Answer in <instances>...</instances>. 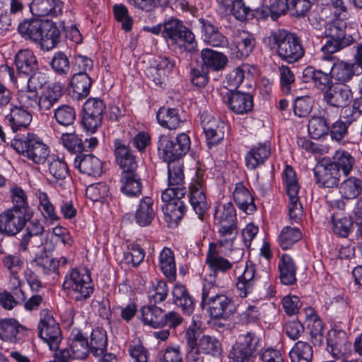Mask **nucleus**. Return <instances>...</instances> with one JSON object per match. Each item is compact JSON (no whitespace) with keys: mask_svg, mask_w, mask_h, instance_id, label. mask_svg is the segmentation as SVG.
Instances as JSON below:
<instances>
[{"mask_svg":"<svg viewBox=\"0 0 362 362\" xmlns=\"http://www.w3.org/2000/svg\"><path fill=\"white\" fill-rule=\"evenodd\" d=\"M199 22L202 25V32L204 41L213 47H226L228 42L227 38L218 30L211 21L199 18Z\"/></svg>","mask_w":362,"mask_h":362,"instance_id":"30","label":"nucleus"},{"mask_svg":"<svg viewBox=\"0 0 362 362\" xmlns=\"http://www.w3.org/2000/svg\"><path fill=\"white\" fill-rule=\"evenodd\" d=\"M163 35L173 43L179 44L188 52H193L197 49V45L194 33L177 19H170L164 23Z\"/></svg>","mask_w":362,"mask_h":362,"instance_id":"7","label":"nucleus"},{"mask_svg":"<svg viewBox=\"0 0 362 362\" xmlns=\"http://www.w3.org/2000/svg\"><path fill=\"white\" fill-rule=\"evenodd\" d=\"M190 144L189 136L185 133L179 134L175 139L168 135H161L158 142V150L165 162H177L189 151Z\"/></svg>","mask_w":362,"mask_h":362,"instance_id":"5","label":"nucleus"},{"mask_svg":"<svg viewBox=\"0 0 362 362\" xmlns=\"http://www.w3.org/2000/svg\"><path fill=\"white\" fill-rule=\"evenodd\" d=\"M201 59L204 68L214 71L223 69L228 62L227 57L223 53L208 48L202 50Z\"/></svg>","mask_w":362,"mask_h":362,"instance_id":"38","label":"nucleus"},{"mask_svg":"<svg viewBox=\"0 0 362 362\" xmlns=\"http://www.w3.org/2000/svg\"><path fill=\"white\" fill-rule=\"evenodd\" d=\"M314 173L316 182L320 187L329 188L338 186L341 175L330 163L317 166L315 169Z\"/></svg>","mask_w":362,"mask_h":362,"instance_id":"26","label":"nucleus"},{"mask_svg":"<svg viewBox=\"0 0 362 362\" xmlns=\"http://www.w3.org/2000/svg\"><path fill=\"white\" fill-rule=\"evenodd\" d=\"M269 40L276 45L278 56L289 64L298 62L305 54L300 39L285 30L272 33Z\"/></svg>","mask_w":362,"mask_h":362,"instance_id":"2","label":"nucleus"},{"mask_svg":"<svg viewBox=\"0 0 362 362\" xmlns=\"http://www.w3.org/2000/svg\"><path fill=\"white\" fill-rule=\"evenodd\" d=\"M173 303L182 309L183 313L190 315L194 312L195 303L187 288L181 284H176L173 288Z\"/></svg>","mask_w":362,"mask_h":362,"instance_id":"31","label":"nucleus"},{"mask_svg":"<svg viewBox=\"0 0 362 362\" xmlns=\"http://www.w3.org/2000/svg\"><path fill=\"white\" fill-rule=\"evenodd\" d=\"M306 317L307 329L309 330L312 343L314 346H320L324 340V325L320 317L314 313L313 309L308 310Z\"/></svg>","mask_w":362,"mask_h":362,"instance_id":"40","label":"nucleus"},{"mask_svg":"<svg viewBox=\"0 0 362 362\" xmlns=\"http://www.w3.org/2000/svg\"><path fill=\"white\" fill-rule=\"evenodd\" d=\"M155 215L153 199L150 197H144L140 201L135 213L136 222L140 226H148L151 223Z\"/></svg>","mask_w":362,"mask_h":362,"instance_id":"42","label":"nucleus"},{"mask_svg":"<svg viewBox=\"0 0 362 362\" xmlns=\"http://www.w3.org/2000/svg\"><path fill=\"white\" fill-rule=\"evenodd\" d=\"M62 95V86L60 83L49 84L42 89L39 95L38 110L42 112L50 110Z\"/></svg>","mask_w":362,"mask_h":362,"instance_id":"22","label":"nucleus"},{"mask_svg":"<svg viewBox=\"0 0 362 362\" xmlns=\"http://www.w3.org/2000/svg\"><path fill=\"white\" fill-rule=\"evenodd\" d=\"M233 199L238 208L246 214H250L256 210L253 197L242 182L235 185Z\"/></svg>","mask_w":362,"mask_h":362,"instance_id":"36","label":"nucleus"},{"mask_svg":"<svg viewBox=\"0 0 362 362\" xmlns=\"http://www.w3.org/2000/svg\"><path fill=\"white\" fill-rule=\"evenodd\" d=\"M89 346L90 353L95 356H101L106 352L107 337L106 332L100 328L93 329L90 335Z\"/></svg>","mask_w":362,"mask_h":362,"instance_id":"52","label":"nucleus"},{"mask_svg":"<svg viewBox=\"0 0 362 362\" xmlns=\"http://www.w3.org/2000/svg\"><path fill=\"white\" fill-rule=\"evenodd\" d=\"M271 154L270 146L260 143L253 146L245 155V164L248 169L255 170L264 163Z\"/></svg>","mask_w":362,"mask_h":362,"instance_id":"27","label":"nucleus"},{"mask_svg":"<svg viewBox=\"0 0 362 362\" xmlns=\"http://www.w3.org/2000/svg\"><path fill=\"white\" fill-rule=\"evenodd\" d=\"M92 80L87 73H77L73 75L69 92L76 100L87 97L90 93Z\"/></svg>","mask_w":362,"mask_h":362,"instance_id":"32","label":"nucleus"},{"mask_svg":"<svg viewBox=\"0 0 362 362\" xmlns=\"http://www.w3.org/2000/svg\"><path fill=\"white\" fill-rule=\"evenodd\" d=\"M327 351L334 358H340L346 351L347 337L344 332L334 333L327 340Z\"/></svg>","mask_w":362,"mask_h":362,"instance_id":"54","label":"nucleus"},{"mask_svg":"<svg viewBox=\"0 0 362 362\" xmlns=\"http://www.w3.org/2000/svg\"><path fill=\"white\" fill-rule=\"evenodd\" d=\"M27 329L14 318L0 320V339L10 343H18L27 334Z\"/></svg>","mask_w":362,"mask_h":362,"instance_id":"17","label":"nucleus"},{"mask_svg":"<svg viewBox=\"0 0 362 362\" xmlns=\"http://www.w3.org/2000/svg\"><path fill=\"white\" fill-rule=\"evenodd\" d=\"M204 180L197 175L189 187V202L199 218L206 212L209 205L206 201Z\"/></svg>","mask_w":362,"mask_h":362,"instance_id":"18","label":"nucleus"},{"mask_svg":"<svg viewBox=\"0 0 362 362\" xmlns=\"http://www.w3.org/2000/svg\"><path fill=\"white\" fill-rule=\"evenodd\" d=\"M30 219L24 215L6 209L0 214V234L14 236L24 228Z\"/></svg>","mask_w":362,"mask_h":362,"instance_id":"14","label":"nucleus"},{"mask_svg":"<svg viewBox=\"0 0 362 362\" xmlns=\"http://www.w3.org/2000/svg\"><path fill=\"white\" fill-rule=\"evenodd\" d=\"M32 121V115L28 110L18 106L11 108L10 113L5 116L4 122L13 132L26 128Z\"/></svg>","mask_w":362,"mask_h":362,"instance_id":"25","label":"nucleus"},{"mask_svg":"<svg viewBox=\"0 0 362 362\" xmlns=\"http://www.w3.org/2000/svg\"><path fill=\"white\" fill-rule=\"evenodd\" d=\"M70 341L71 343L68 349L70 351L71 360L74 358H86L88 353L90 352L87 338L81 332L77 331L76 333H71Z\"/></svg>","mask_w":362,"mask_h":362,"instance_id":"39","label":"nucleus"},{"mask_svg":"<svg viewBox=\"0 0 362 362\" xmlns=\"http://www.w3.org/2000/svg\"><path fill=\"white\" fill-rule=\"evenodd\" d=\"M313 356L312 346L303 341H297L289 352L291 362H311Z\"/></svg>","mask_w":362,"mask_h":362,"instance_id":"53","label":"nucleus"},{"mask_svg":"<svg viewBox=\"0 0 362 362\" xmlns=\"http://www.w3.org/2000/svg\"><path fill=\"white\" fill-rule=\"evenodd\" d=\"M63 3L60 0H33L30 10L36 16L56 17L62 12Z\"/></svg>","mask_w":362,"mask_h":362,"instance_id":"24","label":"nucleus"},{"mask_svg":"<svg viewBox=\"0 0 362 362\" xmlns=\"http://www.w3.org/2000/svg\"><path fill=\"white\" fill-rule=\"evenodd\" d=\"M39 337L46 342L51 350H57L62 341V331L52 315H47L38 325Z\"/></svg>","mask_w":362,"mask_h":362,"instance_id":"11","label":"nucleus"},{"mask_svg":"<svg viewBox=\"0 0 362 362\" xmlns=\"http://www.w3.org/2000/svg\"><path fill=\"white\" fill-rule=\"evenodd\" d=\"M158 262L160 268L165 277L170 281H175L177 269L173 250L168 247H164L160 252Z\"/></svg>","mask_w":362,"mask_h":362,"instance_id":"47","label":"nucleus"},{"mask_svg":"<svg viewBox=\"0 0 362 362\" xmlns=\"http://www.w3.org/2000/svg\"><path fill=\"white\" fill-rule=\"evenodd\" d=\"M168 163V188L161 194V199L165 200H169L171 196L185 195L187 193L182 165L179 161Z\"/></svg>","mask_w":362,"mask_h":362,"instance_id":"10","label":"nucleus"},{"mask_svg":"<svg viewBox=\"0 0 362 362\" xmlns=\"http://www.w3.org/2000/svg\"><path fill=\"white\" fill-rule=\"evenodd\" d=\"M301 237L302 233L298 228L286 226L282 229L279 236V244L283 250H287L298 242Z\"/></svg>","mask_w":362,"mask_h":362,"instance_id":"59","label":"nucleus"},{"mask_svg":"<svg viewBox=\"0 0 362 362\" xmlns=\"http://www.w3.org/2000/svg\"><path fill=\"white\" fill-rule=\"evenodd\" d=\"M201 334L202 331L199 324L195 320H192L185 333L186 355L197 353L198 340L199 341Z\"/></svg>","mask_w":362,"mask_h":362,"instance_id":"51","label":"nucleus"},{"mask_svg":"<svg viewBox=\"0 0 362 362\" xmlns=\"http://www.w3.org/2000/svg\"><path fill=\"white\" fill-rule=\"evenodd\" d=\"M332 77L329 74L320 70H316L312 66L306 67L302 75L304 83H313L315 87L320 90H327L332 84Z\"/></svg>","mask_w":362,"mask_h":362,"instance_id":"37","label":"nucleus"},{"mask_svg":"<svg viewBox=\"0 0 362 362\" xmlns=\"http://www.w3.org/2000/svg\"><path fill=\"white\" fill-rule=\"evenodd\" d=\"M346 23L341 20H337L330 23L325 30V35L327 38H332L338 40H343L344 39L349 40V37H353L351 35H346Z\"/></svg>","mask_w":362,"mask_h":362,"instance_id":"62","label":"nucleus"},{"mask_svg":"<svg viewBox=\"0 0 362 362\" xmlns=\"http://www.w3.org/2000/svg\"><path fill=\"white\" fill-rule=\"evenodd\" d=\"M362 190L361 180L351 177L345 180L339 187V192L344 199H354L358 197Z\"/></svg>","mask_w":362,"mask_h":362,"instance_id":"57","label":"nucleus"},{"mask_svg":"<svg viewBox=\"0 0 362 362\" xmlns=\"http://www.w3.org/2000/svg\"><path fill=\"white\" fill-rule=\"evenodd\" d=\"M24 228H25V233L20 240L19 248L21 250L26 251L31 238L42 235L45 228L40 220L37 218L32 219V218L27 221Z\"/></svg>","mask_w":362,"mask_h":362,"instance_id":"50","label":"nucleus"},{"mask_svg":"<svg viewBox=\"0 0 362 362\" xmlns=\"http://www.w3.org/2000/svg\"><path fill=\"white\" fill-rule=\"evenodd\" d=\"M19 293H11L4 291L0 293V303L6 310H11L18 304L25 301L26 296L24 291Z\"/></svg>","mask_w":362,"mask_h":362,"instance_id":"64","label":"nucleus"},{"mask_svg":"<svg viewBox=\"0 0 362 362\" xmlns=\"http://www.w3.org/2000/svg\"><path fill=\"white\" fill-rule=\"evenodd\" d=\"M349 38V40L344 39L342 41L327 38V40L321 48V51L323 53L321 59L325 61H332L335 59V57L332 56L334 53L343 49L354 42L355 40L354 37Z\"/></svg>","mask_w":362,"mask_h":362,"instance_id":"49","label":"nucleus"},{"mask_svg":"<svg viewBox=\"0 0 362 362\" xmlns=\"http://www.w3.org/2000/svg\"><path fill=\"white\" fill-rule=\"evenodd\" d=\"M226 98L230 110L236 114H246L253 109V97L250 93L231 91L226 94Z\"/></svg>","mask_w":362,"mask_h":362,"instance_id":"21","label":"nucleus"},{"mask_svg":"<svg viewBox=\"0 0 362 362\" xmlns=\"http://www.w3.org/2000/svg\"><path fill=\"white\" fill-rule=\"evenodd\" d=\"M63 288L71 291L77 301L86 300L94 291L88 271L77 269H73L66 275Z\"/></svg>","mask_w":362,"mask_h":362,"instance_id":"6","label":"nucleus"},{"mask_svg":"<svg viewBox=\"0 0 362 362\" xmlns=\"http://www.w3.org/2000/svg\"><path fill=\"white\" fill-rule=\"evenodd\" d=\"M330 163L336 170H339V173L341 170L344 175L347 176L354 168L355 158L350 153L338 150L335 152Z\"/></svg>","mask_w":362,"mask_h":362,"instance_id":"48","label":"nucleus"},{"mask_svg":"<svg viewBox=\"0 0 362 362\" xmlns=\"http://www.w3.org/2000/svg\"><path fill=\"white\" fill-rule=\"evenodd\" d=\"M338 115L337 110L333 111L332 108H326L324 117H313L308 124V130L310 136L314 139H318L327 134L329 129V122Z\"/></svg>","mask_w":362,"mask_h":362,"instance_id":"20","label":"nucleus"},{"mask_svg":"<svg viewBox=\"0 0 362 362\" xmlns=\"http://www.w3.org/2000/svg\"><path fill=\"white\" fill-rule=\"evenodd\" d=\"M104 102L98 98H89L83 105L82 125L90 133H95L102 125L105 110Z\"/></svg>","mask_w":362,"mask_h":362,"instance_id":"9","label":"nucleus"},{"mask_svg":"<svg viewBox=\"0 0 362 362\" xmlns=\"http://www.w3.org/2000/svg\"><path fill=\"white\" fill-rule=\"evenodd\" d=\"M214 218L218 223L237 222L236 211L232 203L218 204L215 209Z\"/></svg>","mask_w":362,"mask_h":362,"instance_id":"58","label":"nucleus"},{"mask_svg":"<svg viewBox=\"0 0 362 362\" xmlns=\"http://www.w3.org/2000/svg\"><path fill=\"white\" fill-rule=\"evenodd\" d=\"M255 272V265L247 264L243 273L238 278L236 288L241 298L247 297L253 291L256 282Z\"/></svg>","mask_w":362,"mask_h":362,"instance_id":"33","label":"nucleus"},{"mask_svg":"<svg viewBox=\"0 0 362 362\" xmlns=\"http://www.w3.org/2000/svg\"><path fill=\"white\" fill-rule=\"evenodd\" d=\"M11 146L37 164L44 163L49 154L47 145L33 134L17 136L11 141Z\"/></svg>","mask_w":362,"mask_h":362,"instance_id":"3","label":"nucleus"},{"mask_svg":"<svg viewBox=\"0 0 362 362\" xmlns=\"http://www.w3.org/2000/svg\"><path fill=\"white\" fill-rule=\"evenodd\" d=\"M185 196H171L169 200L162 199L165 203L162 211L170 227H176L187 211V206L182 200Z\"/></svg>","mask_w":362,"mask_h":362,"instance_id":"15","label":"nucleus"},{"mask_svg":"<svg viewBox=\"0 0 362 362\" xmlns=\"http://www.w3.org/2000/svg\"><path fill=\"white\" fill-rule=\"evenodd\" d=\"M206 263L211 272L216 275L218 272H226L232 268V263L219 255L217 244L211 243L206 257Z\"/></svg>","mask_w":362,"mask_h":362,"instance_id":"28","label":"nucleus"},{"mask_svg":"<svg viewBox=\"0 0 362 362\" xmlns=\"http://www.w3.org/2000/svg\"><path fill=\"white\" fill-rule=\"evenodd\" d=\"M38 41L41 48L46 50L53 49L60 40L61 32L55 23L50 21H45L42 30V37Z\"/></svg>","mask_w":362,"mask_h":362,"instance_id":"34","label":"nucleus"},{"mask_svg":"<svg viewBox=\"0 0 362 362\" xmlns=\"http://www.w3.org/2000/svg\"><path fill=\"white\" fill-rule=\"evenodd\" d=\"M37 197L39 200V207L42 211L43 216L50 220L52 222L57 221L59 219L57 216L54 205L50 202L48 195L44 192H38Z\"/></svg>","mask_w":362,"mask_h":362,"instance_id":"61","label":"nucleus"},{"mask_svg":"<svg viewBox=\"0 0 362 362\" xmlns=\"http://www.w3.org/2000/svg\"><path fill=\"white\" fill-rule=\"evenodd\" d=\"M358 70L359 69L353 62L337 59L332 66L330 75L337 84L346 86L354 76L361 74Z\"/></svg>","mask_w":362,"mask_h":362,"instance_id":"19","label":"nucleus"},{"mask_svg":"<svg viewBox=\"0 0 362 362\" xmlns=\"http://www.w3.org/2000/svg\"><path fill=\"white\" fill-rule=\"evenodd\" d=\"M221 352V345L214 337L209 335L202 336L199 341L197 346V355L200 356L201 353L211 355H218Z\"/></svg>","mask_w":362,"mask_h":362,"instance_id":"60","label":"nucleus"},{"mask_svg":"<svg viewBox=\"0 0 362 362\" xmlns=\"http://www.w3.org/2000/svg\"><path fill=\"white\" fill-rule=\"evenodd\" d=\"M76 117L75 109L68 105H60L54 110V118L59 125L63 127H72Z\"/></svg>","mask_w":362,"mask_h":362,"instance_id":"56","label":"nucleus"},{"mask_svg":"<svg viewBox=\"0 0 362 362\" xmlns=\"http://www.w3.org/2000/svg\"><path fill=\"white\" fill-rule=\"evenodd\" d=\"M74 166L82 173L98 177L103 173V163L92 154H79L74 159Z\"/></svg>","mask_w":362,"mask_h":362,"instance_id":"23","label":"nucleus"},{"mask_svg":"<svg viewBox=\"0 0 362 362\" xmlns=\"http://www.w3.org/2000/svg\"><path fill=\"white\" fill-rule=\"evenodd\" d=\"M284 174L286 192L288 197V211L289 218L294 222H298L303 216V206L298 197L300 186L296 173L291 165L286 166Z\"/></svg>","mask_w":362,"mask_h":362,"instance_id":"8","label":"nucleus"},{"mask_svg":"<svg viewBox=\"0 0 362 362\" xmlns=\"http://www.w3.org/2000/svg\"><path fill=\"white\" fill-rule=\"evenodd\" d=\"M232 42L237 51V57H246L253 50L255 39L251 33L238 30L233 35Z\"/></svg>","mask_w":362,"mask_h":362,"instance_id":"29","label":"nucleus"},{"mask_svg":"<svg viewBox=\"0 0 362 362\" xmlns=\"http://www.w3.org/2000/svg\"><path fill=\"white\" fill-rule=\"evenodd\" d=\"M261 349L259 338L255 333L248 332L238 336L229 357L235 362H256Z\"/></svg>","mask_w":362,"mask_h":362,"instance_id":"4","label":"nucleus"},{"mask_svg":"<svg viewBox=\"0 0 362 362\" xmlns=\"http://www.w3.org/2000/svg\"><path fill=\"white\" fill-rule=\"evenodd\" d=\"M11 200L13 206L9 210L24 215L28 218H32L33 211L28 205L27 195L21 187H16L11 189Z\"/></svg>","mask_w":362,"mask_h":362,"instance_id":"45","label":"nucleus"},{"mask_svg":"<svg viewBox=\"0 0 362 362\" xmlns=\"http://www.w3.org/2000/svg\"><path fill=\"white\" fill-rule=\"evenodd\" d=\"M201 306L207 307L212 318L228 319L236 310L234 302L227 296L220 293L219 287L212 282L203 285Z\"/></svg>","mask_w":362,"mask_h":362,"instance_id":"1","label":"nucleus"},{"mask_svg":"<svg viewBox=\"0 0 362 362\" xmlns=\"http://www.w3.org/2000/svg\"><path fill=\"white\" fill-rule=\"evenodd\" d=\"M158 122L169 129H176L183 122L179 110L176 108L160 107L156 115Z\"/></svg>","mask_w":362,"mask_h":362,"instance_id":"43","label":"nucleus"},{"mask_svg":"<svg viewBox=\"0 0 362 362\" xmlns=\"http://www.w3.org/2000/svg\"><path fill=\"white\" fill-rule=\"evenodd\" d=\"M33 83H31L33 84ZM17 100L20 107L28 110L31 112L33 110L38 109L39 95L35 88L30 87V83L27 82L25 89L18 90Z\"/></svg>","mask_w":362,"mask_h":362,"instance_id":"46","label":"nucleus"},{"mask_svg":"<svg viewBox=\"0 0 362 362\" xmlns=\"http://www.w3.org/2000/svg\"><path fill=\"white\" fill-rule=\"evenodd\" d=\"M143 321L145 324L148 325L153 327H163L164 322L163 310L156 306L151 305L149 306L144 307L141 310Z\"/></svg>","mask_w":362,"mask_h":362,"instance_id":"55","label":"nucleus"},{"mask_svg":"<svg viewBox=\"0 0 362 362\" xmlns=\"http://www.w3.org/2000/svg\"><path fill=\"white\" fill-rule=\"evenodd\" d=\"M352 98L351 89L344 85L332 84L323 92V100L330 106L329 108H344L351 103Z\"/></svg>","mask_w":362,"mask_h":362,"instance_id":"12","label":"nucleus"},{"mask_svg":"<svg viewBox=\"0 0 362 362\" xmlns=\"http://www.w3.org/2000/svg\"><path fill=\"white\" fill-rule=\"evenodd\" d=\"M121 192L128 197H138L141 194L142 182L137 173L121 174Z\"/></svg>","mask_w":362,"mask_h":362,"instance_id":"44","label":"nucleus"},{"mask_svg":"<svg viewBox=\"0 0 362 362\" xmlns=\"http://www.w3.org/2000/svg\"><path fill=\"white\" fill-rule=\"evenodd\" d=\"M201 124L209 144H217L223 139L226 125L220 119L204 112L201 115Z\"/></svg>","mask_w":362,"mask_h":362,"instance_id":"16","label":"nucleus"},{"mask_svg":"<svg viewBox=\"0 0 362 362\" xmlns=\"http://www.w3.org/2000/svg\"><path fill=\"white\" fill-rule=\"evenodd\" d=\"M64 146L71 153H81L85 146L83 141L74 133H64L61 137Z\"/></svg>","mask_w":362,"mask_h":362,"instance_id":"63","label":"nucleus"},{"mask_svg":"<svg viewBox=\"0 0 362 362\" xmlns=\"http://www.w3.org/2000/svg\"><path fill=\"white\" fill-rule=\"evenodd\" d=\"M279 278L284 285H293L296 282V266L293 259L284 254L279 262Z\"/></svg>","mask_w":362,"mask_h":362,"instance_id":"41","label":"nucleus"},{"mask_svg":"<svg viewBox=\"0 0 362 362\" xmlns=\"http://www.w3.org/2000/svg\"><path fill=\"white\" fill-rule=\"evenodd\" d=\"M44 21L37 18L24 20L19 24L18 30L24 39L38 43L41 39L40 36L42 37Z\"/></svg>","mask_w":362,"mask_h":362,"instance_id":"35","label":"nucleus"},{"mask_svg":"<svg viewBox=\"0 0 362 362\" xmlns=\"http://www.w3.org/2000/svg\"><path fill=\"white\" fill-rule=\"evenodd\" d=\"M15 65L20 74L28 76V83H35L40 76L44 78L41 73H36L38 69L37 61L33 51L26 49L20 50L15 56Z\"/></svg>","mask_w":362,"mask_h":362,"instance_id":"13","label":"nucleus"}]
</instances>
